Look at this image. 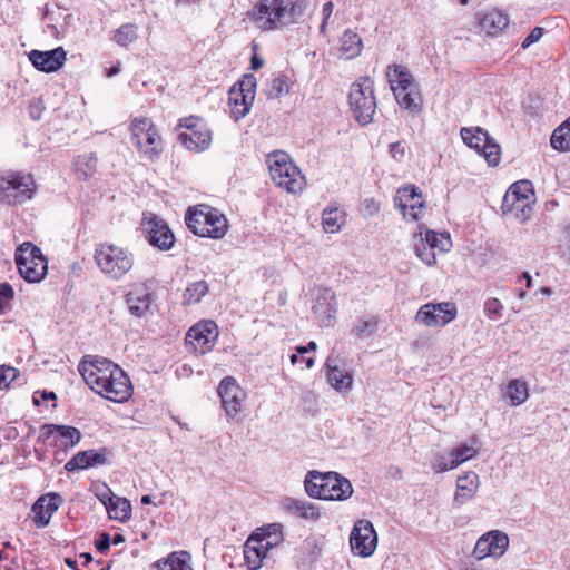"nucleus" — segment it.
<instances>
[{
	"label": "nucleus",
	"mask_w": 570,
	"mask_h": 570,
	"mask_svg": "<svg viewBox=\"0 0 570 570\" xmlns=\"http://www.w3.org/2000/svg\"><path fill=\"white\" fill-rule=\"evenodd\" d=\"M307 8V0H259L254 17L256 21H263L264 30H275L296 23Z\"/></svg>",
	"instance_id": "f257e3e1"
},
{
	"label": "nucleus",
	"mask_w": 570,
	"mask_h": 570,
	"mask_svg": "<svg viewBox=\"0 0 570 570\" xmlns=\"http://www.w3.org/2000/svg\"><path fill=\"white\" fill-rule=\"evenodd\" d=\"M304 487L306 493L321 500L344 501L353 494L351 482L337 472L308 471Z\"/></svg>",
	"instance_id": "f03ea898"
},
{
	"label": "nucleus",
	"mask_w": 570,
	"mask_h": 570,
	"mask_svg": "<svg viewBox=\"0 0 570 570\" xmlns=\"http://www.w3.org/2000/svg\"><path fill=\"white\" fill-rule=\"evenodd\" d=\"M386 76L399 105L412 114H420L422 97L411 72L403 66L391 65L387 67Z\"/></svg>",
	"instance_id": "7ed1b4c3"
},
{
	"label": "nucleus",
	"mask_w": 570,
	"mask_h": 570,
	"mask_svg": "<svg viewBox=\"0 0 570 570\" xmlns=\"http://www.w3.org/2000/svg\"><path fill=\"white\" fill-rule=\"evenodd\" d=\"M99 269L112 279L122 278L134 266V254L114 244H99L95 249Z\"/></svg>",
	"instance_id": "20e7f679"
},
{
	"label": "nucleus",
	"mask_w": 570,
	"mask_h": 570,
	"mask_svg": "<svg viewBox=\"0 0 570 570\" xmlns=\"http://www.w3.org/2000/svg\"><path fill=\"white\" fill-rule=\"evenodd\" d=\"M267 164L271 178L278 187L293 194L303 189L304 177L287 153L276 150L268 154Z\"/></svg>",
	"instance_id": "39448f33"
},
{
	"label": "nucleus",
	"mask_w": 570,
	"mask_h": 570,
	"mask_svg": "<svg viewBox=\"0 0 570 570\" xmlns=\"http://www.w3.org/2000/svg\"><path fill=\"white\" fill-rule=\"evenodd\" d=\"M348 104L358 124L365 126L372 121L376 109V99L374 96V82L371 77H360L352 83Z\"/></svg>",
	"instance_id": "423d86ee"
},
{
	"label": "nucleus",
	"mask_w": 570,
	"mask_h": 570,
	"mask_svg": "<svg viewBox=\"0 0 570 570\" xmlns=\"http://www.w3.org/2000/svg\"><path fill=\"white\" fill-rule=\"evenodd\" d=\"M131 142L149 160L159 158L163 153L161 137L150 118H135L130 124Z\"/></svg>",
	"instance_id": "0eeeda50"
},
{
	"label": "nucleus",
	"mask_w": 570,
	"mask_h": 570,
	"mask_svg": "<svg viewBox=\"0 0 570 570\" xmlns=\"http://www.w3.org/2000/svg\"><path fill=\"white\" fill-rule=\"evenodd\" d=\"M14 259L21 277L29 283H38L47 274V258L41 249L30 242L22 243L17 248Z\"/></svg>",
	"instance_id": "6e6552de"
},
{
	"label": "nucleus",
	"mask_w": 570,
	"mask_h": 570,
	"mask_svg": "<svg viewBox=\"0 0 570 570\" xmlns=\"http://www.w3.org/2000/svg\"><path fill=\"white\" fill-rule=\"evenodd\" d=\"M178 128L185 129L178 134L177 140L186 149L199 153L209 148L212 131L202 118L195 116L183 118L178 122Z\"/></svg>",
	"instance_id": "1a4fd4ad"
},
{
	"label": "nucleus",
	"mask_w": 570,
	"mask_h": 570,
	"mask_svg": "<svg viewBox=\"0 0 570 570\" xmlns=\"http://www.w3.org/2000/svg\"><path fill=\"white\" fill-rule=\"evenodd\" d=\"M122 368L119 365L99 355H86L78 364L79 373L92 391L101 389V384L107 382L110 374H116Z\"/></svg>",
	"instance_id": "9d476101"
},
{
	"label": "nucleus",
	"mask_w": 570,
	"mask_h": 570,
	"mask_svg": "<svg viewBox=\"0 0 570 570\" xmlns=\"http://www.w3.org/2000/svg\"><path fill=\"white\" fill-rule=\"evenodd\" d=\"M461 138L465 145L483 156L489 166H498L501 160V147L489 132L481 128L463 127L460 131Z\"/></svg>",
	"instance_id": "9b49d317"
},
{
	"label": "nucleus",
	"mask_w": 570,
	"mask_h": 570,
	"mask_svg": "<svg viewBox=\"0 0 570 570\" xmlns=\"http://www.w3.org/2000/svg\"><path fill=\"white\" fill-rule=\"evenodd\" d=\"M255 76L244 75L228 91L230 116L237 121L244 118L250 110L256 90Z\"/></svg>",
	"instance_id": "f8f14e48"
},
{
	"label": "nucleus",
	"mask_w": 570,
	"mask_h": 570,
	"mask_svg": "<svg viewBox=\"0 0 570 570\" xmlns=\"http://www.w3.org/2000/svg\"><path fill=\"white\" fill-rule=\"evenodd\" d=\"M36 190L33 177L28 174H12L0 180V202L8 204H22L31 199Z\"/></svg>",
	"instance_id": "ddd939ff"
},
{
	"label": "nucleus",
	"mask_w": 570,
	"mask_h": 570,
	"mask_svg": "<svg viewBox=\"0 0 570 570\" xmlns=\"http://www.w3.org/2000/svg\"><path fill=\"white\" fill-rule=\"evenodd\" d=\"M458 314L454 303H428L421 306L415 315V321L429 327H442L452 322Z\"/></svg>",
	"instance_id": "4468645a"
},
{
	"label": "nucleus",
	"mask_w": 570,
	"mask_h": 570,
	"mask_svg": "<svg viewBox=\"0 0 570 570\" xmlns=\"http://www.w3.org/2000/svg\"><path fill=\"white\" fill-rule=\"evenodd\" d=\"M350 544L357 556L363 558L372 556L377 546V534L373 523L365 519L357 520L350 535Z\"/></svg>",
	"instance_id": "2eb2a0df"
},
{
	"label": "nucleus",
	"mask_w": 570,
	"mask_h": 570,
	"mask_svg": "<svg viewBox=\"0 0 570 570\" xmlns=\"http://www.w3.org/2000/svg\"><path fill=\"white\" fill-rule=\"evenodd\" d=\"M508 547V535L502 531L492 530L478 539L473 549V556L478 560L487 557L500 558L505 553Z\"/></svg>",
	"instance_id": "dca6fc26"
},
{
	"label": "nucleus",
	"mask_w": 570,
	"mask_h": 570,
	"mask_svg": "<svg viewBox=\"0 0 570 570\" xmlns=\"http://www.w3.org/2000/svg\"><path fill=\"white\" fill-rule=\"evenodd\" d=\"M94 392L111 402L122 403L131 396L132 386L128 375L120 370L116 374H110L107 382L101 384V389H96Z\"/></svg>",
	"instance_id": "f3484780"
},
{
	"label": "nucleus",
	"mask_w": 570,
	"mask_h": 570,
	"mask_svg": "<svg viewBox=\"0 0 570 570\" xmlns=\"http://www.w3.org/2000/svg\"><path fill=\"white\" fill-rule=\"evenodd\" d=\"M394 204L402 212L403 217L411 220H417L424 207L420 188L414 185L400 188L394 197Z\"/></svg>",
	"instance_id": "a211bd4d"
},
{
	"label": "nucleus",
	"mask_w": 570,
	"mask_h": 570,
	"mask_svg": "<svg viewBox=\"0 0 570 570\" xmlns=\"http://www.w3.org/2000/svg\"><path fill=\"white\" fill-rule=\"evenodd\" d=\"M144 230L148 243L160 250H169L175 244V236L167 223L155 215L144 222Z\"/></svg>",
	"instance_id": "6ab92c4d"
},
{
	"label": "nucleus",
	"mask_w": 570,
	"mask_h": 570,
	"mask_svg": "<svg viewBox=\"0 0 570 570\" xmlns=\"http://www.w3.org/2000/svg\"><path fill=\"white\" fill-rule=\"evenodd\" d=\"M216 337L217 326L214 322L198 323L188 330L186 344L190 345L194 352L205 354L212 350Z\"/></svg>",
	"instance_id": "aec40b11"
},
{
	"label": "nucleus",
	"mask_w": 570,
	"mask_h": 570,
	"mask_svg": "<svg viewBox=\"0 0 570 570\" xmlns=\"http://www.w3.org/2000/svg\"><path fill=\"white\" fill-rule=\"evenodd\" d=\"M218 394L227 416L234 419L240 411L243 390L232 376L224 377L218 385Z\"/></svg>",
	"instance_id": "412c9836"
},
{
	"label": "nucleus",
	"mask_w": 570,
	"mask_h": 570,
	"mask_svg": "<svg viewBox=\"0 0 570 570\" xmlns=\"http://www.w3.org/2000/svg\"><path fill=\"white\" fill-rule=\"evenodd\" d=\"M40 438L49 440L55 439V444L63 449H71L81 440L80 431L75 426L43 424Z\"/></svg>",
	"instance_id": "4be33fe9"
},
{
	"label": "nucleus",
	"mask_w": 570,
	"mask_h": 570,
	"mask_svg": "<svg viewBox=\"0 0 570 570\" xmlns=\"http://www.w3.org/2000/svg\"><path fill=\"white\" fill-rule=\"evenodd\" d=\"M111 452L108 448L99 450H86L76 453L65 465L66 471L73 472L94 466L105 465Z\"/></svg>",
	"instance_id": "5701e85b"
},
{
	"label": "nucleus",
	"mask_w": 570,
	"mask_h": 570,
	"mask_svg": "<svg viewBox=\"0 0 570 570\" xmlns=\"http://www.w3.org/2000/svg\"><path fill=\"white\" fill-rule=\"evenodd\" d=\"M62 501V497L57 492H50L41 495L32 505L35 525L37 528H45L48 525L51 517L59 509Z\"/></svg>",
	"instance_id": "b1692460"
},
{
	"label": "nucleus",
	"mask_w": 570,
	"mask_h": 570,
	"mask_svg": "<svg viewBox=\"0 0 570 570\" xmlns=\"http://www.w3.org/2000/svg\"><path fill=\"white\" fill-rule=\"evenodd\" d=\"M66 51L62 47L48 51L32 50L29 53V60L33 67L43 72H55L66 62Z\"/></svg>",
	"instance_id": "393cba45"
},
{
	"label": "nucleus",
	"mask_w": 570,
	"mask_h": 570,
	"mask_svg": "<svg viewBox=\"0 0 570 570\" xmlns=\"http://www.w3.org/2000/svg\"><path fill=\"white\" fill-rule=\"evenodd\" d=\"M126 303L132 316L142 317L150 311L153 295L148 287L135 286L126 294Z\"/></svg>",
	"instance_id": "a878e982"
},
{
	"label": "nucleus",
	"mask_w": 570,
	"mask_h": 570,
	"mask_svg": "<svg viewBox=\"0 0 570 570\" xmlns=\"http://www.w3.org/2000/svg\"><path fill=\"white\" fill-rule=\"evenodd\" d=\"M479 475L475 472H466L456 480V490L453 498V508L459 509L468 501L472 500L479 488Z\"/></svg>",
	"instance_id": "bb28decb"
},
{
	"label": "nucleus",
	"mask_w": 570,
	"mask_h": 570,
	"mask_svg": "<svg viewBox=\"0 0 570 570\" xmlns=\"http://www.w3.org/2000/svg\"><path fill=\"white\" fill-rule=\"evenodd\" d=\"M476 16L480 29L489 36L499 35L509 24L508 14L498 9H491L483 13L479 12Z\"/></svg>",
	"instance_id": "cd10ccee"
},
{
	"label": "nucleus",
	"mask_w": 570,
	"mask_h": 570,
	"mask_svg": "<svg viewBox=\"0 0 570 570\" xmlns=\"http://www.w3.org/2000/svg\"><path fill=\"white\" fill-rule=\"evenodd\" d=\"M533 204L534 200H522L520 198L518 199H510L507 202V198L503 197L502 199V214L508 218H514L521 223H524L530 219L532 212H533Z\"/></svg>",
	"instance_id": "c85d7f7f"
},
{
	"label": "nucleus",
	"mask_w": 570,
	"mask_h": 570,
	"mask_svg": "<svg viewBox=\"0 0 570 570\" xmlns=\"http://www.w3.org/2000/svg\"><path fill=\"white\" fill-rule=\"evenodd\" d=\"M336 358L332 355L325 362L327 382L336 391L350 390L352 387L353 377L350 373L342 370L336 364Z\"/></svg>",
	"instance_id": "c756f323"
},
{
	"label": "nucleus",
	"mask_w": 570,
	"mask_h": 570,
	"mask_svg": "<svg viewBox=\"0 0 570 570\" xmlns=\"http://www.w3.org/2000/svg\"><path fill=\"white\" fill-rule=\"evenodd\" d=\"M204 209L206 210L207 218L205 230L206 237L214 239L223 238L228 230L226 217L218 209L208 205H206Z\"/></svg>",
	"instance_id": "7c9ffc66"
},
{
	"label": "nucleus",
	"mask_w": 570,
	"mask_h": 570,
	"mask_svg": "<svg viewBox=\"0 0 570 570\" xmlns=\"http://www.w3.org/2000/svg\"><path fill=\"white\" fill-rule=\"evenodd\" d=\"M267 553L266 547L255 534H252L244 544V558L249 570L259 569Z\"/></svg>",
	"instance_id": "2f4dec72"
},
{
	"label": "nucleus",
	"mask_w": 570,
	"mask_h": 570,
	"mask_svg": "<svg viewBox=\"0 0 570 570\" xmlns=\"http://www.w3.org/2000/svg\"><path fill=\"white\" fill-rule=\"evenodd\" d=\"M312 309L315 314L322 315L323 318L331 321L336 313L334 291L330 287H321L316 303L313 305ZM322 321L324 322V320ZM326 325H330V322H327Z\"/></svg>",
	"instance_id": "473e14b6"
},
{
	"label": "nucleus",
	"mask_w": 570,
	"mask_h": 570,
	"mask_svg": "<svg viewBox=\"0 0 570 570\" xmlns=\"http://www.w3.org/2000/svg\"><path fill=\"white\" fill-rule=\"evenodd\" d=\"M283 508L287 512L306 520L316 521L321 517L320 510L315 504L294 498H285L283 500Z\"/></svg>",
	"instance_id": "72a5a7b5"
},
{
	"label": "nucleus",
	"mask_w": 570,
	"mask_h": 570,
	"mask_svg": "<svg viewBox=\"0 0 570 570\" xmlns=\"http://www.w3.org/2000/svg\"><path fill=\"white\" fill-rule=\"evenodd\" d=\"M204 207H206L205 204H199L195 207H190L185 216V222L188 229L199 237H206L205 230L207 218L206 210L204 209Z\"/></svg>",
	"instance_id": "f704fd0d"
},
{
	"label": "nucleus",
	"mask_w": 570,
	"mask_h": 570,
	"mask_svg": "<svg viewBox=\"0 0 570 570\" xmlns=\"http://www.w3.org/2000/svg\"><path fill=\"white\" fill-rule=\"evenodd\" d=\"M108 500L109 504L107 505V511L110 519L118 520L120 522H126L127 520H129L131 513V503L128 499H112L109 495Z\"/></svg>",
	"instance_id": "c9c22d12"
},
{
	"label": "nucleus",
	"mask_w": 570,
	"mask_h": 570,
	"mask_svg": "<svg viewBox=\"0 0 570 570\" xmlns=\"http://www.w3.org/2000/svg\"><path fill=\"white\" fill-rule=\"evenodd\" d=\"M345 223V214L337 207H327L322 213V224L326 233H337Z\"/></svg>",
	"instance_id": "e433bc0d"
},
{
	"label": "nucleus",
	"mask_w": 570,
	"mask_h": 570,
	"mask_svg": "<svg viewBox=\"0 0 570 570\" xmlns=\"http://www.w3.org/2000/svg\"><path fill=\"white\" fill-rule=\"evenodd\" d=\"M362 39L352 30H346L341 38V52L346 59L357 57L362 50Z\"/></svg>",
	"instance_id": "4c0bfd02"
},
{
	"label": "nucleus",
	"mask_w": 570,
	"mask_h": 570,
	"mask_svg": "<svg viewBox=\"0 0 570 570\" xmlns=\"http://www.w3.org/2000/svg\"><path fill=\"white\" fill-rule=\"evenodd\" d=\"M181 557H189L188 552H171L167 559L156 561L155 570H193L191 566Z\"/></svg>",
	"instance_id": "58836bf2"
},
{
	"label": "nucleus",
	"mask_w": 570,
	"mask_h": 570,
	"mask_svg": "<svg viewBox=\"0 0 570 570\" xmlns=\"http://www.w3.org/2000/svg\"><path fill=\"white\" fill-rule=\"evenodd\" d=\"M550 145L559 151L570 150V117L553 130Z\"/></svg>",
	"instance_id": "ea45409f"
},
{
	"label": "nucleus",
	"mask_w": 570,
	"mask_h": 570,
	"mask_svg": "<svg viewBox=\"0 0 570 570\" xmlns=\"http://www.w3.org/2000/svg\"><path fill=\"white\" fill-rule=\"evenodd\" d=\"M503 197L507 198V202H509L512 198H520L522 200H534V191L532 184L529 180L517 181L509 187Z\"/></svg>",
	"instance_id": "a19ab883"
},
{
	"label": "nucleus",
	"mask_w": 570,
	"mask_h": 570,
	"mask_svg": "<svg viewBox=\"0 0 570 570\" xmlns=\"http://www.w3.org/2000/svg\"><path fill=\"white\" fill-rule=\"evenodd\" d=\"M264 91L268 99H278L282 96L287 95L289 92L288 77L285 75H277L267 82Z\"/></svg>",
	"instance_id": "79ce46f5"
},
{
	"label": "nucleus",
	"mask_w": 570,
	"mask_h": 570,
	"mask_svg": "<svg viewBox=\"0 0 570 570\" xmlns=\"http://www.w3.org/2000/svg\"><path fill=\"white\" fill-rule=\"evenodd\" d=\"M379 327V318L371 316L370 318H358L351 330V334L356 338H367L373 335Z\"/></svg>",
	"instance_id": "37998d69"
},
{
	"label": "nucleus",
	"mask_w": 570,
	"mask_h": 570,
	"mask_svg": "<svg viewBox=\"0 0 570 570\" xmlns=\"http://www.w3.org/2000/svg\"><path fill=\"white\" fill-rule=\"evenodd\" d=\"M507 395L512 405L524 403L529 396L527 383L521 380H512L507 386Z\"/></svg>",
	"instance_id": "c03bdc74"
},
{
	"label": "nucleus",
	"mask_w": 570,
	"mask_h": 570,
	"mask_svg": "<svg viewBox=\"0 0 570 570\" xmlns=\"http://www.w3.org/2000/svg\"><path fill=\"white\" fill-rule=\"evenodd\" d=\"M207 293L208 284L205 281L194 282L184 292V303L188 305L199 303Z\"/></svg>",
	"instance_id": "a18cd8bd"
},
{
	"label": "nucleus",
	"mask_w": 570,
	"mask_h": 570,
	"mask_svg": "<svg viewBox=\"0 0 570 570\" xmlns=\"http://www.w3.org/2000/svg\"><path fill=\"white\" fill-rule=\"evenodd\" d=\"M430 247L439 249L440 252H449L452 242L450 235L446 233H435L433 230H426L425 237L423 238Z\"/></svg>",
	"instance_id": "49530a36"
},
{
	"label": "nucleus",
	"mask_w": 570,
	"mask_h": 570,
	"mask_svg": "<svg viewBox=\"0 0 570 570\" xmlns=\"http://www.w3.org/2000/svg\"><path fill=\"white\" fill-rule=\"evenodd\" d=\"M137 27L131 23H125L116 30L114 35V40L118 45L126 47L129 43L134 42L137 39Z\"/></svg>",
	"instance_id": "de8ad7c7"
},
{
	"label": "nucleus",
	"mask_w": 570,
	"mask_h": 570,
	"mask_svg": "<svg viewBox=\"0 0 570 570\" xmlns=\"http://www.w3.org/2000/svg\"><path fill=\"white\" fill-rule=\"evenodd\" d=\"M415 253L417 257L429 266H432L436 263L435 253L434 249L429 246V244L423 239V237L420 238L417 243H415Z\"/></svg>",
	"instance_id": "09e8293b"
},
{
	"label": "nucleus",
	"mask_w": 570,
	"mask_h": 570,
	"mask_svg": "<svg viewBox=\"0 0 570 570\" xmlns=\"http://www.w3.org/2000/svg\"><path fill=\"white\" fill-rule=\"evenodd\" d=\"M431 466L435 473H442L458 468L452 456L438 453L431 461Z\"/></svg>",
	"instance_id": "8fccbe9b"
},
{
	"label": "nucleus",
	"mask_w": 570,
	"mask_h": 570,
	"mask_svg": "<svg viewBox=\"0 0 570 570\" xmlns=\"http://www.w3.org/2000/svg\"><path fill=\"white\" fill-rule=\"evenodd\" d=\"M475 455L476 450L473 446H469L466 444H462L450 452V456H452L454 462L458 463V466L461 463L474 458Z\"/></svg>",
	"instance_id": "3c124183"
},
{
	"label": "nucleus",
	"mask_w": 570,
	"mask_h": 570,
	"mask_svg": "<svg viewBox=\"0 0 570 570\" xmlns=\"http://www.w3.org/2000/svg\"><path fill=\"white\" fill-rule=\"evenodd\" d=\"M14 291L9 283L0 284V315L4 314L11 306Z\"/></svg>",
	"instance_id": "603ef678"
},
{
	"label": "nucleus",
	"mask_w": 570,
	"mask_h": 570,
	"mask_svg": "<svg viewBox=\"0 0 570 570\" xmlns=\"http://www.w3.org/2000/svg\"><path fill=\"white\" fill-rule=\"evenodd\" d=\"M18 375L19 372L14 367L0 365V390L9 389Z\"/></svg>",
	"instance_id": "864d4df0"
},
{
	"label": "nucleus",
	"mask_w": 570,
	"mask_h": 570,
	"mask_svg": "<svg viewBox=\"0 0 570 570\" xmlns=\"http://www.w3.org/2000/svg\"><path fill=\"white\" fill-rule=\"evenodd\" d=\"M502 311H503V305L501 304V302L498 298L492 297V298H489L485 301L484 313L489 318L495 320V318L501 317Z\"/></svg>",
	"instance_id": "5fc2aeb1"
},
{
	"label": "nucleus",
	"mask_w": 570,
	"mask_h": 570,
	"mask_svg": "<svg viewBox=\"0 0 570 570\" xmlns=\"http://www.w3.org/2000/svg\"><path fill=\"white\" fill-rule=\"evenodd\" d=\"M256 537L258 540H262V543L266 547L267 551L275 548L282 541V532L276 531L275 529L273 532L267 531L264 534H257Z\"/></svg>",
	"instance_id": "6e6d98bb"
},
{
	"label": "nucleus",
	"mask_w": 570,
	"mask_h": 570,
	"mask_svg": "<svg viewBox=\"0 0 570 570\" xmlns=\"http://www.w3.org/2000/svg\"><path fill=\"white\" fill-rule=\"evenodd\" d=\"M389 153L395 161H399V163L403 161L406 156V153H407L405 142L396 141V142L390 144Z\"/></svg>",
	"instance_id": "4d7b16f0"
},
{
	"label": "nucleus",
	"mask_w": 570,
	"mask_h": 570,
	"mask_svg": "<svg viewBox=\"0 0 570 570\" xmlns=\"http://www.w3.org/2000/svg\"><path fill=\"white\" fill-rule=\"evenodd\" d=\"M45 105L41 98H33L28 105V112L32 120H39L41 118Z\"/></svg>",
	"instance_id": "13d9d810"
},
{
	"label": "nucleus",
	"mask_w": 570,
	"mask_h": 570,
	"mask_svg": "<svg viewBox=\"0 0 570 570\" xmlns=\"http://www.w3.org/2000/svg\"><path fill=\"white\" fill-rule=\"evenodd\" d=\"M111 544V537L107 532H102L95 541V547L100 553H107Z\"/></svg>",
	"instance_id": "bf43d9fd"
},
{
	"label": "nucleus",
	"mask_w": 570,
	"mask_h": 570,
	"mask_svg": "<svg viewBox=\"0 0 570 570\" xmlns=\"http://www.w3.org/2000/svg\"><path fill=\"white\" fill-rule=\"evenodd\" d=\"M543 35V29L540 28V27H535L534 29L531 30V32L525 37V39L523 40L521 47L523 49H527L529 48L531 45L538 42L541 37Z\"/></svg>",
	"instance_id": "052dcab7"
},
{
	"label": "nucleus",
	"mask_w": 570,
	"mask_h": 570,
	"mask_svg": "<svg viewBox=\"0 0 570 570\" xmlns=\"http://www.w3.org/2000/svg\"><path fill=\"white\" fill-rule=\"evenodd\" d=\"M333 8H334V4L332 1H327L323 6V9H322L323 20L320 26V33H322V35H326L327 22L333 12Z\"/></svg>",
	"instance_id": "680f3d73"
},
{
	"label": "nucleus",
	"mask_w": 570,
	"mask_h": 570,
	"mask_svg": "<svg viewBox=\"0 0 570 570\" xmlns=\"http://www.w3.org/2000/svg\"><path fill=\"white\" fill-rule=\"evenodd\" d=\"M364 209L370 216H374L380 212V203L374 198H366L363 202Z\"/></svg>",
	"instance_id": "e2e57ef3"
},
{
	"label": "nucleus",
	"mask_w": 570,
	"mask_h": 570,
	"mask_svg": "<svg viewBox=\"0 0 570 570\" xmlns=\"http://www.w3.org/2000/svg\"><path fill=\"white\" fill-rule=\"evenodd\" d=\"M317 347L316 343L314 341H311L306 346H298L296 348L297 353L298 354H305V353H308L311 351H315Z\"/></svg>",
	"instance_id": "0e129e2a"
},
{
	"label": "nucleus",
	"mask_w": 570,
	"mask_h": 570,
	"mask_svg": "<svg viewBox=\"0 0 570 570\" xmlns=\"http://www.w3.org/2000/svg\"><path fill=\"white\" fill-rule=\"evenodd\" d=\"M263 66V60L261 58H258L257 56H253L252 60H250V68L253 70H258L259 68H262Z\"/></svg>",
	"instance_id": "69168bd1"
},
{
	"label": "nucleus",
	"mask_w": 570,
	"mask_h": 570,
	"mask_svg": "<svg viewBox=\"0 0 570 570\" xmlns=\"http://www.w3.org/2000/svg\"><path fill=\"white\" fill-rule=\"evenodd\" d=\"M80 558L83 559V567H89L92 562V556L90 553H81Z\"/></svg>",
	"instance_id": "338daca9"
},
{
	"label": "nucleus",
	"mask_w": 570,
	"mask_h": 570,
	"mask_svg": "<svg viewBox=\"0 0 570 570\" xmlns=\"http://www.w3.org/2000/svg\"><path fill=\"white\" fill-rule=\"evenodd\" d=\"M111 567V564L109 563L108 566L104 567L102 566V561L101 560H97L95 562V566L91 567L89 570H109Z\"/></svg>",
	"instance_id": "774afa93"
}]
</instances>
